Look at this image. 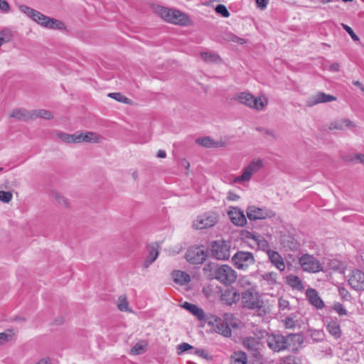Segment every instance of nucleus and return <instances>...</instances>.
Instances as JSON below:
<instances>
[{"mask_svg":"<svg viewBox=\"0 0 364 364\" xmlns=\"http://www.w3.org/2000/svg\"><path fill=\"white\" fill-rule=\"evenodd\" d=\"M232 223L237 226H243L247 223L244 213L237 208L231 207L228 212Z\"/></svg>","mask_w":364,"mask_h":364,"instance_id":"13","label":"nucleus"},{"mask_svg":"<svg viewBox=\"0 0 364 364\" xmlns=\"http://www.w3.org/2000/svg\"><path fill=\"white\" fill-rule=\"evenodd\" d=\"M277 274L275 272H268L262 275V279L267 281L269 284H273L277 282Z\"/></svg>","mask_w":364,"mask_h":364,"instance_id":"47","label":"nucleus"},{"mask_svg":"<svg viewBox=\"0 0 364 364\" xmlns=\"http://www.w3.org/2000/svg\"><path fill=\"white\" fill-rule=\"evenodd\" d=\"M13 333L11 330L7 332L0 333V346L5 344L12 339Z\"/></svg>","mask_w":364,"mask_h":364,"instance_id":"46","label":"nucleus"},{"mask_svg":"<svg viewBox=\"0 0 364 364\" xmlns=\"http://www.w3.org/2000/svg\"><path fill=\"white\" fill-rule=\"evenodd\" d=\"M355 159L359 161L361 164H364V154H355V156L351 159V161H353Z\"/></svg>","mask_w":364,"mask_h":364,"instance_id":"59","label":"nucleus"},{"mask_svg":"<svg viewBox=\"0 0 364 364\" xmlns=\"http://www.w3.org/2000/svg\"><path fill=\"white\" fill-rule=\"evenodd\" d=\"M12 32L11 30H4L0 32V38L3 42L7 43L9 42L12 38Z\"/></svg>","mask_w":364,"mask_h":364,"instance_id":"49","label":"nucleus"},{"mask_svg":"<svg viewBox=\"0 0 364 364\" xmlns=\"http://www.w3.org/2000/svg\"><path fill=\"white\" fill-rule=\"evenodd\" d=\"M215 323L213 324L215 331L223 335L225 337H230L231 336V329L230 325L234 326L232 323H226L220 318L215 317L214 318Z\"/></svg>","mask_w":364,"mask_h":364,"instance_id":"16","label":"nucleus"},{"mask_svg":"<svg viewBox=\"0 0 364 364\" xmlns=\"http://www.w3.org/2000/svg\"><path fill=\"white\" fill-rule=\"evenodd\" d=\"M265 162L262 159L254 158L252 159V174L259 171L264 166Z\"/></svg>","mask_w":364,"mask_h":364,"instance_id":"39","label":"nucleus"},{"mask_svg":"<svg viewBox=\"0 0 364 364\" xmlns=\"http://www.w3.org/2000/svg\"><path fill=\"white\" fill-rule=\"evenodd\" d=\"M343 28L350 36V37L352 38L353 40H354V41L359 40L358 36L354 33V31L350 26H348L346 24H343Z\"/></svg>","mask_w":364,"mask_h":364,"instance_id":"55","label":"nucleus"},{"mask_svg":"<svg viewBox=\"0 0 364 364\" xmlns=\"http://www.w3.org/2000/svg\"><path fill=\"white\" fill-rule=\"evenodd\" d=\"M356 127L355 124L348 119H340L333 121L329 125L331 130H345L346 129H353Z\"/></svg>","mask_w":364,"mask_h":364,"instance_id":"19","label":"nucleus"},{"mask_svg":"<svg viewBox=\"0 0 364 364\" xmlns=\"http://www.w3.org/2000/svg\"><path fill=\"white\" fill-rule=\"evenodd\" d=\"M247 358L245 353L238 351L231 356V364H247Z\"/></svg>","mask_w":364,"mask_h":364,"instance_id":"33","label":"nucleus"},{"mask_svg":"<svg viewBox=\"0 0 364 364\" xmlns=\"http://www.w3.org/2000/svg\"><path fill=\"white\" fill-rule=\"evenodd\" d=\"M57 136L63 141L66 143H78L77 142V133L69 134L64 132H58Z\"/></svg>","mask_w":364,"mask_h":364,"instance_id":"36","label":"nucleus"},{"mask_svg":"<svg viewBox=\"0 0 364 364\" xmlns=\"http://www.w3.org/2000/svg\"><path fill=\"white\" fill-rule=\"evenodd\" d=\"M176 349L177 353L181 355L188 350H193L194 347L188 343H182L177 346Z\"/></svg>","mask_w":364,"mask_h":364,"instance_id":"45","label":"nucleus"},{"mask_svg":"<svg viewBox=\"0 0 364 364\" xmlns=\"http://www.w3.org/2000/svg\"><path fill=\"white\" fill-rule=\"evenodd\" d=\"M281 364H298L294 357L288 356L282 359Z\"/></svg>","mask_w":364,"mask_h":364,"instance_id":"56","label":"nucleus"},{"mask_svg":"<svg viewBox=\"0 0 364 364\" xmlns=\"http://www.w3.org/2000/svg\"><path fill=\"white\" fill-rule=\"evenodd\" d=\"M196 142L204 147L207 148H211V147H218L221 146L222 144L218 142L214 141L209 136H205V137H200L198 138L196 140Z\"/></svg>","mask_w":364,"mask_h":364,"instance_id":"31","label":"nucleus"},{"mask_svg":"<svg viewBox=\"0 0 364 364\" xmlns=\"http://www.w3.org/2000/svg\"><path fill=\"white\" fill-rule=\"evenodd\" d=\"M287 283L288 285H289L293 289H297V290H304V287L303 285L302 281L301 279L294 274H290L287 277L286 279Z\"/></svg>","mask_w":364,"mask_h":364,"instance_id":"28","label":"nucleus"},{"mask_svg":"<svg viewBox=\"0 0 364 364\" xmlns=\"http://www.w3.org/2000/svg\"><path fill=\"white\" fill-rule=\"evenodd\" d=\"M201 58L205 62H216L219 60V56L218 55L208 52L201 53Z\"/></svg>","mask_w":364,"mask_h":364,"instance_id":"43","label":"nucleus"},{"mask_svg":"<svg viewBox=\"0 0 364 364\" xmlns=\"http://www.w3.org/2000/svg\"><path fill=\"white\" fill-rule=\"evenodd\" d=\"M267 255L271 263L280 272L285 270V263L281 255L274 250H267Z\"/></svg>","mask_w":364,"mask_h":364,"instance_id":"15","label":"nucleus"},{"mask_svg":"<svg viewBox=\"0 0 364 364\" xmlns=\"http://www.w3.org/2000/svg\"><path fill=\"white\" fill-rule=\"evenodd\" d=\"M221 298L222 300L225 301L228 305L235 304L240 299V290L238 291L231 290L225 291V293L222 294Z\"/></svg>","mask_w":364,"mask_h":364,"instance_id":"24","label":"nucleus"},{"mask_svg":"<svg viewBox=\"0 0 364 364\" xmlns=\"http://www.w3.org/2000/svg\"><path fill=\"white\" fill-rule=\"evenodd\" d=\"M233 314L231 313H225L223 315V321L226 323H232L231 321L233 319Z\"/></svg>","mask_w":364,"mask_h":364,"instance_id":"58","label":"nucleus"},{"mask_svg":"<svg viewBox=\"0 0 364 364\" xmlns=\"http://www.w3.org/2000/svg\"><path fill=\"white\" fill-rule=\"evenodd\" d=\"M231 242L223 239L213 241L210 245L211 255L218 260H227L230 257Z\"/></svg>","mask_w":364,"mask_h":364,"instance_id":"4","label":"nucleus"},{"mask_svg":"<svg viewBox=\"0 0 364 364\" xmlns=\"http://www.w3.org/2000/svg\"><path fill=\"white\" fill-rule=\"evenodd\" d=\"M181 306L191 313L198 320L203 321L205 319L204 311L196 304L185 301Z\"/></svg>","mask_w":364,"mask_h":364,"instance_id":"22","label":"nucleus"},{"mask_svg":"<svg viewBox=\"0 0 364 364\" xmlns=\"http://www.w3.org/2000/svg\"><path fill=\"white\" fill-rule=\"evenodd\" d=\"M166 156V151L164 150H159L157 153V157L165 158Z\"/></svg>","mask_w":364,"mask_h":364,"instance_id":"64","label":"nucleus"},{"mask_svg":"<svg viewBox=\"0 0 364 364\" xmlns=\"http://www.w3.org/2000/svg\"><path fill=\"white\" fill-rule=\"evenodd\" d=\"M215 11L218 14H220L223 17H228L230 16V13L227 9L226 6L223 4H218L215 7Z\"/></svg>","mask_w":364,"mask_h":364,"instance_id":"50","label":"nucleus"},{"mask_svg":"<svg viewBox=\"0 0 364 364\" xmlns=\"http://www.w3.org/2000/svg\"><path fill=\"white\" fill-rule=\"evenodd\" d=\"M274 216V213L267 208L252 207V220H263Z\"/></svg>","mask_w":364,"mask_h":364,"instance_id":"21","label":"nucleus"},{"mask_svg":"<svg viewBox=\"0 0 364 364\" xmlns=\"http://www.w3.org/2000/svg\"><path fill=\"white\" fill-rule=\"evenodd\" d=\"M332 309L336 311L340 316L347 315V311L341 303H336L332 306Z\"/></svg>","mask_w":364,"mask_h":364,"instance_id":"52","label":"nucleus"},{"mask_svg":"<svg viewBox=\"0 0 364 364\" xmlns=\"http://www.w3.org/2000/svg\"><path fill=\"white\" fill-rule=\"evenodd\" d=\"M218 219V215L215 213H206L198 216L193 221V226L198 230L209 228L217 223Z\"/></svg>","mask_w":364,"mask_h":364,"instance_id":"7","label":"nucleus"},{"mask_svg":"<svg viewBox=\"0 0 364 364\" xmlns=\"http://www.w3.org/2000/svg\"><path fill=\"white\" fill-rule=\"evenodd\" d=\"M53 198L58 201V203L63 206L68 205V200L61 193L58 192L52 193Z\"/></svg>","mask_w":364,"mask_h":364,"instance_id":"44","label":"nucleus"},{"mask_svg":"<svg viewBox=\"0 0 364 364\" xmlns=\"http://www.w3.org/2000/svg\"><path fill=\"white\" fill-rule=\"evenodd\" d=\"M193 350H194L193 354L199 355V356H203V355L204 353L203 349L197 348V349H193ZM190 353H193V352H190Z\"/></svg>","mask_w":364,"mask_h":364,"instance_id":"61","label":"nucleus"},{"mask_svg":"<svg viewBox=\"0 0 364 364\" xmlns=\"http://www.w3.org/2000/svg\"><path fill=\"white\" fill-rule=\"evenodd\" d=\"M240 287H243L242 291H240L242 304L244 307L250 309V288L249 285L250 282L248 277H243L239 281Z\"/></svg>","mask_w":364,"mask_h":364,"instance_id":"12","label":"nucleus"},{"mask_svg":"<svg viewBox=\"0 0 364 364\" xmlns=\"http://www.w3.org/2000/svg\"><path fill=\"white\" fill-rule=\"evenodd\" d=\"M32 114V120L36 119L37 117L50 119L53 118V114L50 111L46 109H36L31 111Z\"/></svg>","mask_w":364,"mask_h":364,"instance_id":"35","label":"nucleus"},{"mask_svg":"<svg viewBox=\"0 0 364 364\" xmlns=\"http://www.w3.org/2000/svg\"><path fill=\"white\" fill-rule=\"evenodd\" d=\"M299 263L303 271L309 273H316L323 269L320 261L313 255L307 253L301 255Z\"/></svg>","mask_w":364,"mask_h":364,"instance_id":"5","label":"nucleus"},{"mask_svg":"<svg viewBox=\"0 0 364 364\" xmlns=\"http://www.w3.org/2000/svg\"><path fill=\"white\" fill-rule=\"evenodd\" d=\"M252 100H253L252 108L253 107L257 111L263 110L268 104V98L264 95H259L255 98L252 95Z\"/></svg>","mask_w":364,"mask_h":364,"instance_id":"29","label":"nucleus"},{"mask_svg":"<svg viewBox=\"0 0 364 364\" xmlns=\"http://www.w3.org/2000/svg\"><path fill=\"white\" fill-rule=\"evenodd\" d=\"M215 278L224 285H230L235 282L237 274L231 267L223 264L215 269Z\"/></svg>","mask_w":364,"mask_h":364,"instance_id":"6","label":"nucleus"},{"mask_svg":"<svg viewBox=\"0 0 364 364\" xmlns=\"http://www.w3.org/2000/svg\"><path fill=\"white\" fill-rule=\"evenodd\" d=\"M306 296L309 303L318 309L324 307V302L318 296L317 291L314 289H308L306 291Z\"/></svg>","mask_w":364,"mask_h":364,"instance_id":"18","label":"nucleus"},{"mask_svg":"<svg viewBox=\"0 0 364 364\" xmlns=\"http://www.w3.org/2000/svg\"><path fill=\"white\" fill-rule=\"evenodd\" d=\"M117 306L118 309L122 311H132L128 307V301L124 296H120L119 297Z\"/></svg>","mask_w":364,"mask_h":364,"instance_id":"42","label":"nucleus"},{"mask_svg":"<svg viewBox=\"0 0 364 364\" xmlns=\"http://www.w3.org/2000/svg\"><path fill=\"white\" fill-rule=\"evenodd\" d=\"M250 179V164L247 166L241 176H237L234 178L233 181L235 183L241 184L247 182Z\"/></svg>","mask_w":364,"mask_h":364,"instance_id":"37","label":"nucleus"},{"mask_svg":"<svg viewBox=\"0 0 364 364\" xmlns=\"http://www.w3.org/2000/svg\"><path fill=\"white\" fill-rule=\"evenodd\" d=\"M255 299V295L252 292V300ZM255 301H252V316H263L265 313V308L264 306V302L262 299H260L257 295L255 294Z\"/></svg>","mask_w":364,"mask_h":364,"instance_id":"17","label":"nucleus"},{"mask_svg":"<svg viewBox=\"0 0 364 364\" xmlns=\"http://www.w3.org/2000/svg\"><path fill=\"white\" fill-rule=\"evenodd\" d=\"M278 306L279 309L282 311L290 310V304L289 301L284 299V298H279L278 301Z\"/></svg>","mask_w":364,"mask_h":364,"instance_id":"53","label":"nucleus"},{"mask_svg":"<svg viewBox=\"0 0 364 364\" xmlns=\"http://www.w3.org/2000/svg\"><path fill=\"white\" fill-rule=\"evenodd\" d=\"M258 131H264V134L269 139H276L277 138V132L273 129H264L263 128H257Z\"/></svg>","mask_w":364,"mask_h":364,"instance_id":"51","label":"nucleus"},{"mask_svg":"<svg viewBox=\"0 0 364 364\" xmlns=\"http://www.w3.org/2000/svg\"><path fill=\"white\" fill-rule=\"evenodd\" d=\"M10 117L15 118L18 121L32 120L31 111H28L22 108L14 109L10 114Z\"/></svg>","mask_w":364,"mask_h":364,"instance_id":"23","label":"nucleus"},{"mask_svg":"<svg viewBox=\"0 0 364 364\" xmlns=\"http://www.w3.org/2000/svg\"><path fill=\"white\" fill-rule=\"evenodd\" d=\"M18 8L21 12L45 28L59 30L65 28L64 23L62 21L45 16L26 5H20Z\"/></svg>","mask_w":364,"mask_h":364,"instance_id":"1","label":"nucleus"},{"mask_svg":"<svg viewBox=\"0 0 364 364\" xmlns=\"http://www.w3.org/2000/svg\"><path fill=\"white\" fill-rule=\"evenodd\" d=\"M250 260V252H238L232 257V262L238 269H247Z\"/></svg>","mask_w":364,"mask_h":364,"instance_id":"11","label":"nucleus"},{"mask_svg":"<svg viewBox=\"0 0 364 364\" xmlns=\"http://www.w3.org/2000/svg\"><path fill=\"white\" fill-rule=\"evenodd\" d=\"M252 240H255L258 247L267 253L269 249L268 242L262 237L256 235L255 232H252Z\"/></svg>","mask_w":364,"mask_h":364,"instance_id":"34","label":"nucleus"},{"mask_svg":"<svg viewBox=\"0 0 364 364\" xmlns=\"http://www.w3.org/2000/svg\"><path fill=\"white\" fill-rule=\"evenodd\" d=\"M158 13L164 20L171 23L186 26L190 21L186 14L178 10L160 7L158 9Z\"/></svg>","mask_w":364,"mask_h":364,"instance_id":"3","label":"nucleus"},{"mask_svg":"<svg viewBox=\"0 0 364 364\" xmlns=\"http://www.w3.org/2000/svg\"><path fill=\"white\" fill-rule=\"evenodd\" d=\"M268 347L274 352L286 349L289 346V339L282 335H269L266 338Z\"/></svg>","mask_w":364,"mask_h":364,"instance_id":"8","label":"nucleus"},{"mask_svg":"<svg viewBox=\"0 0 364 364\" xmlns=\"http://www.w3.org/2000/svg\"><path fill=\"white\" fill-rule=\"evenodd\" d=\"M268 333L264 330H259L253 326L252 329V364H263L264 358L262 350L264 348V343Z\"/></svg>","mask_w":364,"mask_h":364,"instance_id":"2","label":"nucleus"},{"mask_svg":"<svg viewBox=\"0 0 364 364\" xmlns=\"http://www.w3.org/2000/svg\"><path fill=\"white\" fill-rule=\"evenodd\" d=\"M348 281L353 289L357 291L364 290V273L362 271L359 269L351 271Z\"/></svg>","mask_w":364,"mask_h":364,"instance_id":"10","label":"nucleus"},{"mask_svg":"<svg viewBox=\"0 0 364 364\" xmlns=\"http://www.w3.org/2000/svg\"><path fill=\"white\" fill-rule=\"evenodd\" d=\"M108 97L114 99L115 100L123 102L124 104H130L131 100L123 95L119 92H112L108 94Z\"/></svg>","mask_w":364,"mask_h":364,"instance_id":"41","label":"nucleus"},{"mask_svg":"<svg viewBox=\"0 0 364 364\" xmlns=\"http://www.w3.org/2000/svg\"><path fill=\"white\" fill-rule=\"evenodd\" d=\"M353 84L357 87H358L363 92H364V85L360 82L359 81H353Z\"/></svg>","mask_w":364,"mask_h":364,"instance_id":"63","label":"nucleus"},{"mask_svg":"<svg viewBox=\"0 0 364 364\" xmlns=\"http://www.w3.org/2000/svg\"><path fill=\"white\" fill-rule=\"evenodd\" d=\"M232 100L238 102L239 103L245 105L250 107V94L245 92L237 93L232 97Z\"/></svg>","mask_w":364,"mask_h":364,"instance_id":"32","label":"nucleus"},{"mask_svg":"<svg viewBox=\"0 0 364 364\" xmlns=\"http://www.w3.org/2000/svg\"><path fill=\"white\" fill-rule=\"evenodd\" d=\"M10 6L6 0H0V9L4 12L9 11Z\"/></svg>","mask_w":364,"mask_h":364,"instance_id":"57","label":"nucleus"},{"mask_svg":"<svg viewBox=\"0 0 364 364\" xmlns=\"http://www.w3.org/2000/svg\"><path fill=\"white\" fill-rule=\"evenodd\" d=\"M172 278L176 283L181 285L188 284L191 281L189 274L180 270L173 271L172 272Z\"/></svg>","mask_w":364,"mask_h":364,"instance_id":"25","label":"nucleus"},{"mask_svg":"<svg viewBox=\"0 0 364 364\" xmlns=\"http://www.w3.org/2000/svg\"><path fill=\"white\" fill-rule=\"evenodd\" d=\"M269 3V0H255L257 7L262 11H264L267 9Z\"/></svg>","mask_w":364,"mask_h":364,"instance_id":"54","label":"nucleus"},{"mask_svg":"<svg viewBox=\"0 0 364 364\" xmlns=\"http://www.w3.org/2000/svg\"><path fill=\"white\" fill-rule=\"evenodd\" d=\"M340 65L338 63H335L330 66V70L333 72H338L339 70Z\"/></svg>","mask_w":364,"mask_h":364,"instance_id":"60","label":"nucleus"},{"mask_svg":"<svg viewBox=\"0 0 364 364\" xmlns=\"http://www.w3.org/2000/svg\"><path fill=\"white\" fill-rule=\"evenodd\" d=\"M335 100H336V97L328 95V94H326L325 92H317L316 95L311 96L308 100L307 105L308 106H314L317 104L329 102H332V101H335Z\"/></svg>","mask_w":364,"mask_h":364,"instance_id":"14","label":"nucleus"},{"mask_svg":"<svg viewBox=\"0 0 364 364\" xmlns=\"http://www.w3.org/2000/svg\"><path fill=\"white\" fill-rule=\"evenodd\" d=\"M207 256V252L200 247H192L186 254L187 261L193 264L203 263Z\"/></svg>","mask_w":364,"mask_h":364,"instance_id":"9","label":"nucleus"},{"mask_svg":"<svg viewBox=\"0 0 364 364\" xmlns=\"http://www.w3.org/2000/svg\"><path fill=\"white\" fill-rule=\"evenodd\" d=\"M326 328L328 333L335 338L338 339L341 336V327L337 321H331L327 324Z\"/></svg>","mask_w":364,"mask_h":364,"instance_id":"30","label":"nucleus"},{"mask_svg":"<svg viewBox=\"0 0 364 364\" xmlns=\"http://www.w3.org/2000/svg\"><path fill=\"white\" fill-rule=\"evenodd\" d=\"M147 345L145 342L141 341L136 343L131 349V353L133 355H140L146 350Z\"/></svg>","mask_w":364,"mask_h":364,"instance_id":"38","label":"nucleus"},{"mask_svg":"<svg viewBox=\"0 0 364 364\" xmlns=\"http://www.w3.org/2000/svg\"><path fill=\"white\" fill-rule=\"evenodd\" d=\"M99 141V136L94 132L77 133V142L96 143Z\"/></svg>","mask_w":364,"mask_h":364,"instance_id":"26","label":"nucleus"},{"mask_svg":"<svg viewBox=\"0 0 364 364\" xmlns=\"http://www.w3.org/2000/svg\"><path fill=\"white\" fill-rule=\"evenodd\" d=\"M296 315L295 314H291L288 316L284 321V323L286 328L292 329L296 326Z\"/></svg>","mask_w":364,"mask_h":364,"instance_id":"40","label":"nucleus"},{"mask_svg":"<svg viewBox=\"0 0 364 364\" xmlns=\"http://www.w3.org/2000/svg\"><path fill=\"white\" fill-rule=\"evenodd\" d=\"M280 243L286 250L296 251L299 248V243L290 235H283Z\"/></svg>","mask_w":364,"mask_h":364,"instance_id":"20","label":"nucleus"},{"mask_svg":"<svg viewBox=\"0 0 364 364\" xmlns=\"http://www.w3.org/2000/svg\"><path fill=\"white\" fill-rule=\"evenodd\" d=\"M238 196L235 193H229L227 199L229 200H236L238 198Z\"/></svg>","mask_w":364,"mask_h":364,"instance_id":"62","label":"nucleus"},{"mask_svg":"<svg viewBox=\"0 0 364 364\" xmlns=\"http://www.w3.org/2000/svg\"><path fill=\"white\" fill-rule=\"evenodd\" d=\"M148 250L149 255L142 264L143 267L145 269L148 268L156 259L159 255L158 250L155 247L150 246L148 247Z\"/></svg>","mask_w":364,"mask_h":364,"instance_id":"27","label":"nucleus"},{"mask_svg":"<svg viewBox=\"0 0 364 364\" xmlns=\"http://www.w3.org/2000/svg\"><path fill=\"white\" fill-rule=\"evenodd\" d=\"M13 198V195L10 191H0V201L5 203H9Z\"/></svg>","mask_w":364,"mask_h":364,"instance_id":"48","label":"nucleus"}]
</instances>
